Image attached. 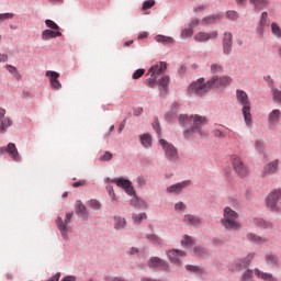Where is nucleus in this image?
Masks as SVG:
<instances>
[{"instance_id":"338daca9","label":"nucleus","mask_w":281,"mask_h":281,"mask_svg":"<svg viewBox=\"0 0 281 281\" xmlns=\"http://www.w3.org/2000/svg\"><path fill=\"white\" fill-rule=\"evenodd\" d=\"M8 60V55L0 53V63H5Z\"/></svg>"},{"instance_id":"0eeeda50","label":"nucleus","mask_w":281,"mask_h":281,"mask_svg":"<svg viewBox=\"0 0 281 281\" xmlns=\"http://www.w3.org/2000/svg\"><path fill=\"white\" fill-rule=\"evenodd\" d=\"M232 164H233L234 171L236 172V175H238V177H247L249 171L245 166V164H243V160L240 159V157H238L237 155H233Z\"/></svg>"},{"instance_id":"72a5a7b5","label":"nucleus","mask_w":281,"mask_h":281,"mask_svg":"<svg viewBox=\"0 0 281 281\" xmlns=\"http://www.w3.org/2000/svg\"><path fill=\"white\" fill-rule=\"evenodd\" d=\"M250 3L255 5L256 10H262L269 2L267 0H250Z\"/></svg>"},{"instance_id":"473e14b6","label":"nucleus","mask_w":281,"mask_h":281,"mask_svg":"<svg viewBox=\"0 0 281 281\" xmlns=\"http://www.w3.org/2000/svg\"><path fill=\"white\" fill-rule=\"evenodd\" d=\"M194 256H199L200 258H205L207 256V250L201 246H195L193 248Z\"/></svg>"},{"instance_id":"20e7f679","label":"nucleus","mask_w":281,"mask_h":281,"mask_svg":"<svg viewBox=\"0 0 281 281\" xmlns=\"http://www.w3.org/2000/svg\"><path fill=\"white\" fill-rule=\"evenodd\" d=\"M166 69H168V64H166V61H161L160 64L149 68L150 77L146 80L147 87L153 89L155 85H157V79L166 71Z\"/></svg>"},{"instance_id":"dca6fc26","label":"nucleus","mask_w":281,"mask_h":281,"mask_svg":"<svg viewBox=\"0 0 281 281\" xmlns=\"http://www.w3.org/2000/svg\"><path fill=\"white\" fill-rule=\"evenodd\" d=\"M3 153H8L14 161H19V150L16 149V145L14 143H10L8 147H0V155H3Z\"/></svg>"},{"instance_id":"c03bdc74","label":"nucleus","mask_w":281,"mask_h":281,"mask_svg":"<svg viewBox=\"0 0 281 281\" xmlns=\"http://www.w3.org/2000/svg\"><path fill=\"white\" fill-rule=\"evenodd\" d=\"M250 278H254V270L247 269L241 276V281H249Z\"/></svg>"},{"instance_id":"09e8293b","label":"nucleus","mask_w":281,"mask_h":281,"mask_svg":"<svg viewBox=\"0 0 281 281\" xmlns=\"http://www.w3.org/2000/svg\"><path fill=\"white\" fill-rule=\"evenodd\" d=\"M45 24L47 25V27H50V30H60V26H58V24H56V22L52 20H46Z\"/></svg>"},{"instance_id":"f3484780","label":"nucleus","mask_w":281,"mask_h":281,"mask_svg":"<svg viewBox=\"0 0 281 281\" xmlns=\"http://www.w3.org/2000/svg\"><path fill=\"white\" fill-rule=\"evenodd\" d=\"M148 267L150 269H164V270H166V269H168V263L159 257H151L149 262H148Z\"/></svg>"},{"instance_id":"c85d7f7f","label":"nucleus","mask_w":281,"mask_h":281,"mask_svg":"<svg viewBox=\"0 0 281 281\" xmlns=\"http://www.w3.org/2000/svg\"><path fill=\"white\" fill-rule=\"evenodd\" d=\"M140 144L144 148H150L153 146V137L149 134H143L140 136Z\"/></svg>"},{"instance_id":"5fc2aeb1","label":"nucleus","mask_w":281,"mask_h":281,"mask_svg":"<svg viewBox=\"0 0 281 281\" xmlns=\"http://www.w3.org/2000/svg\"><path fill=\"white\" fill-rule=\"evenodd\" d=\"M153 5H155V0H146L143 3V10H150V8H153Z\"/></svg>"},{"instance_id":"58836bf2","label":"nucleus","mask_w":281,"mask_h":281,"mask_svg":"<svg viewBox=\"0 0 281 281\" xmlns=\"http://www.w3.org/2000/svg\"><path fill=\"white\" fill-rule=\"evenodd\" d=\"M194 34V29L192 26H188L187 29L182 30L181 32V38H190Z\"/></svg>"},{"instance_id":"37998d69","label":"nucleus","mask_w":281,"mask_h":281,"mask_svg":"<svg viewBox=\"0 0 281 281\" xmlns=\"http://www.w3.org/2000/svg\"><path fill=\"white\" fill-rule=\"evenodd\" d=\"M88 205L92 209V210H100L102 207V204L100 203V201L98 200H90L88 202Z\"/></svg>"},{"instance_id":"2f4dec72","label":"nucleus","mask_w":281,"mask_h":281,"mask_svg":"<svg viewBox=\"0 0 281 281\" xmlns=\"http://www.w3.org/2000/svg\"><path fill=\"white\" fill-rule=\"evenodd\" d=\"M10 126H12V121L8 117H4L0 124V133H5Z\"/></svg>"},{"instance_id":"c9c22d12","label":"nucleus","mask_w":281,"mask_h":281,"mask_svg":"<svg viewBox=\"0 0 281 281\" xmlns=\"http://www.w3.org/2000/svg\"><path fill=\"white\" fill-rule=\"evenodd\" d=\"M271 32L273 36H276L277 38H281V27L278 23L273 22L271 24Z\"/></svg>"},{"instance_id":"de8ad7c7","label":"nucleus","mask_w":281,"mask_h":281,"mask_svg":"<svg viewBox=\"0 0 281 281\" xmlns=\"http://www.w3.org/2000/svg\"><path fill=\"white\" fill-rule=\"evenodd\" d=\"M187 271H191L192 273H201V268L198 266L188 265L186 266Z\"/></svg>"},{"instance_id":"052dcab7","label":"nucleus","mask_w":281,"mask_h":281,"mask_svg":"<svg viewBox=\"0 0 281 281\" xmlns=\"http://www.w3.org/2000/svg\"><path fill=\"white\" fill-rule=\"evenodd\" d=\"M175 210H186V204H183V202H178L175 205Z\"/></svg>"},{"instance_id":"ddd939ff","label":"nucleus","mask_w":281,"mask_h":281,"mask_svg":"<svg viewBox=\"0 0 281 281\" xmlns=\"http://www.w3.org/2000/svg\"><path fill=\"white\" fill-rule=\"evenodd\" d=\"M46 77L50 78V87L52 89H55V91H58V89L63 88V85L58 80L60 78V74L54 71V70H47L46 71Z\"/></svg>"},{"instance_id":"6e6552de","label":"nucleus","mask_w":281,"mask_h":281,"mask_svg":"<svg viewBox=\"0 0 281 281\" xmlns=\"http://www.w3.org/2000/svg\"><path fill=\"white\" fill-rule=\"evenodd\" d=\"M72 217H74V213H66L65 221H63V217H57V220H56L57 228L59 229V232L64 238H67V225H69V223H71Z\"/></svg>"},{"instance_id":"4d7b16f0","label":"nucleus","mask_w":281,"mask_h":281,"mask_svg":"<svg viewBox=\"0 0 281 281\" xmlns=\"http://www.w3.org/2000/svg\"><path fill=\"white\" fill-rule=\"evenodd\" d=\"M153 128L156 131L158 135H161V128L159 127V121H155L153 123Z\"/></svg>"},{"instance_id":"f8f14e48","label":"nucleus","mask_w":281,"mask_h":281,"mask_svg":"<svg viewBox=\"0 0 281 281\" xmlns=\"http://www.w3.org/2000/svg\"><path fill=\"white\" fill-rule=\"evenodd\" d=\"M211 83L213 85V89H220V87H229L232 85V77L222 76V77H213L211 78Z\"/></svg>"},{"instance_id":"1a4fd4ad","label":"nucleus","mask_w":281,"mask_h":281,"mask_svg":"<svg viewBox=\"0 0 281 281\" xmlns=\"http://www.w3.org/2000/svg\"><path fill=\"white\" fill-rule=\"evenodd\" d=\"M113 183H116L117 188H122L128 196H135V189L133 188V183L124 178H120L113 180Z\"/></svg>"},{"instance_id":"f704fd0d","label":"nucleus","mask_w":281,"mask_h":281,"mask_svg":"<svg viewBox=\"0 0 281 281\" xmlns=\"http://www.w3.org/2000/svg\"><path fill=\"white\" fill-rule=\"evenodd\" d=\"M114 221L115 229H124V226L126 225V220L124 217H115Z\"/></svg>"},{"instance_id":"aec40b11","label":"nucleus","mask_w":281,"mask_h":281,"mask_svg":"<svg viewBox=\"0 0 281 281\" xmlns=\"http://www.w3.org/2000/svg\"><path fill=\"white\" fill-rule=\"evenodd\" d=\"M76 212L79 216V218H82L83 221L89 218V211H87V206H85V204H82V201L78 200L76 202Z\"/></svg>"},{"instance_id":"412c9836","label":"nucleus","mask_w":281,"mask_h":281,"mask_svg":"<svg viewBox=\"0 0 281 281\" xmlns=\"http://www.w3.org/2000/svg\"><path fill=\"white\" fill-rule=\"evenodd\" d=\"M265 260L270 267H280V258L273 252L266 254Z\"/></svg>"},{"instance_id":"49530a36","label":"nucleus","mask_w":281,"mask_h":281,"mask_svg":"<svg viewBox=\"0 0 281 281\" xmlns=\"http://www.w3.org/2000/svg\"><path fill=\"white\" fill-rule=\"evenodd\" d=\"M273 100L281 104V91L278 89L272 90Z\"/></svg>"},{"instance_id":"a878e982","label":"nucleus","mask_w":281,"mask_h":281,"mask_svg":"<svg viewBox=\"0 0 281 281\" xmlns=\"http://www.w3.org/2000/svg\"><path fill=\"white\" fill-rule=\"evenodd\" d=\"M267 26H269V13H267V11H263L261 13V19L257 32H259V34H262V30H265V27Z\"/></svg>"},{"instance_id":"2eb2a0df","label":"nucleus","mask_w":281,"mask_h":281,"mask_svg":"<svg viewBox=\"0 0 281 281\" xmlns=\"http://www.w3.org/2000/svg\"><path fill=\"white\" fill-rule=\"evenodd\" d=\"M189 186H192V182L190 180L178 182V183L172 184L169 188H167V193L168 194H179L181 192V190H184V188H188Z\"/></svg>"},{"instance_id":"bb28decb","label":"nucleus","mask_w":281,"mask_h":281,"mask_svg":"<svg viewBox=\"0 0 281 281\" xmlns=\"http://www.w3.org/2000/svg\"><path fill=\"white\" fill-rule=\"evenodd\" d=\"M246 238L250 243H256V245H262V243H267V238L258 236V235H256L254 233H248Z\"/></svg>"},{"instance_id":"a211bd4d","label":"nucleus","mask_w":281,"mask_h":281,"mask_svg":"<svg viewBox=\"0 0 281 281\" xmlns=\"http://www.w3.org/2000/svg\"><path fill=\"white\" fill-rule=\"evenodd\" d=\"M237 102L243 106H251V102L249 101V95L244 90H236Z\"/></svg>"},{"instance_id":"c756f323","label":"nucleus","mask_w":281,"mask_h":281,"mask_svg":"<svg viewBox=\"0 0 281 281\" xmlns=\"http://www.w3.org/2000/svg\"><path fill=\"white\" fill-rule=\"evenodd\" d=\"M157 43H162V45H172L175 40L170 36L157 35L156 36Z\"/></svg>"},{"instance_id":"0e129e2a","label":"nucleus","mask_w":281,"mask_h":281,"mask_svg":"<svg viewBox=\"0 0 281 281\" xmlns=\"http://www.w3.org/2000/svg\"><path fill=\"white\" fill-rule=\"evenodd\" d=\"M7 69L10 71V74H15V71H16V67H14L12 65H7Z\"/></svg>"},{"instance_id":"3c124183","label":"nucleus","mask_w":281,"mask_h":281,"mask_svg":"<svg viewBox=\"0 0 281 281\" xmlns=\"http://www.w3.org/2000/svg\"><path fill=\"white\" fill-rule=\"evenodd\" d=\"M113 159V154L105 151L104 155L100 157L101 161H111Z\"/></svg>"},{"instance_id":"79ce46f5","label":"nucleus","mask_w":281,"mask_h":281,"mask_svg":"<svg viewBox=\"0 0 281 281\" xmlns=\"http://www.w3.org/2000/svg\"><path fill=\"white\" fill-rule=\"evenodd\" d=\"M147 240H150V243H154L155 245H161V238L155 234L147 235Z\"/></svg>"},{"instance_id":"864d4df0","label":"nucleus","mask_w":281,"mask_h":281,"mask_svg":"<svg viewBox=\"0 0 281 281\" xmlns=\"http://www.w3.org/2000/svg\"><path fill=\"white\" fill-rule=\"evenodd\" d=\"M146 218V213H139L133 215L134 223H142V220Z\"/></svg>"},{"instance_id":"13d9d810","label":"nucleus","mask_w":281,"mask_h":281,"mask_svg":"<svg viewBox=\"0 0 281 281\" xmlns=\"http://www.w3.org/2000/svg\"><path fill=\"white\" fill-rule=\"evenodd\" d=\"M87 181L79 180L78 182L72 183V188H82V186H86Z\"/></svg>"},{"instance_id":"39448f33","label":"nucleus","mask_w":281,"mask_h":281,"mask_svg":"<svg viewBox=\"0 0 281 281\" xmlns=\"http://www.w3.org/2000/svg\"><path fill=\"white\" fill-rule=\"evenodd\" d=\"M280 203H281V189H276L267 198V207H269L271 212H280Z\"/></svg>"},{"instance_id":"9b49d317","label":"nucleus","mask_w":281,"mask_h":281,"mask_svg":"<svg viewBox=\"0 0 281 281\" xmlns=\"http://www.w3.org/2000/svg\"><path fill=\"white\" fill-rule=\"evenodd\" d=\"M280 166V160L276 159L270 161L263 167L261 172V177H271V175H276L278 172Z\"/></svg>"},{"instance_id":"393cba45","label":"nucleus","mask_w":281,"mask_h":281,"mask_svg":"<svg viewBox=\"0 0 281 281\" xmlns=\"http://www.w3.org/2000/svg\"><path fill=\"white\" fill-rule=\"evenodd\" d=\"M58 36H63V33H60V31L45 30L42 32L43 41H49V38H58Z\"/></svg>"},{"instance_id":"b1692460","label":"nucleus","mask_w":281,"mask_h":281,"mask_svg":"<svg viewBox=\"0 0 281 281\" xmlns=\"http://www.w3.org/2000/svg\"><path fill=\"white\" fill-rule=\"evenodd\" d=\"M241 113L244 115L246 126H251L254 120L251 117V105L241 108Z\"/></svg>"},{"instance_id":"cd10ccee","label":"nucleus","mask_w":281,"mask_h":281,"mask_svg":"<svg viewBox=\"0 0 281 281\" xmlns=\"http://www.w3.org/2000/svg\"><path fill=\"white\" fill-rule=\"evenodd\" d=\"M255 223L260 229H271L273 227V224L271 222H267L262 218H256Z\"/></svg>"},{"instance_id":"f03ea898","label":"nucleus","mask_w":281,"mask_h":281,"mask_svg":"<svg viewBox=\"0 0 281 281\" xmlns=\"http://www.w3.org/2000/svg\"><path fill=\"white\" fill-rule=\"evenodd\" d=\"M221 223L225 229H233L234 232H238V229H240V223H238V213L232 210L229 206L224 209V215Z\"/></svg>"},{"instance_id":"69168bd1","label":"nucleus","mask_w":281,"mask_h":281,"mask_svg":"<svg viewBox=\"0 0 281 281\" xmlns=\"http://www.w3.org/2000/svg\"><path fill=\"white\" fill-rule=\"evenodd\" d=\"M144 38H148V33L143 32V33H140V34L138 35V41H142V40H144Z\"/></svg>"},{"instance_id":"bf43d9fd","label":"nucleus","mask_w":281,"mask_h":281,"mask_svg":"<svg viewBox=\"0 0 281 281\" xmlns=\"http://www.w3.org/2000/svg\"><path fill=\"white\" fill-rule=\"evenodd\" d=\"M130 205H132L133 207H137L139 205V199L133 198L130 202Z\"/></svg>"},{"instance_id":"9d476101","label":"nucleus","mask_w":281,"mask_h":281,"mask_svg":"<svg viewBox=\"0 0 281 281\" xmlns=\"http://www.w3.org/2000/svg\"><path fill=\"white\" fill-rule=\"evenodd\" d=\"M216 38H218L217 31H213L211 33L199 32L194 35V41H196V43H205L207 41H216Z\"/></svg>"},{"instance_id":"4c0bfd02","label":"nucleus","mask_w":281,"mask_h":281,"mask_svg":"<svg viewBox=\"0 0 281 281\" xmlns=\"http://www.w3.org/2000/svg\"><path fill=\"white\" fill-rule=\"evenodd\" d=\"M190 245H194V238L192 236L184 235L183 239L181 240V246L188 247Z\"/></svg>"},{"instance_id":"f257e3e1","label":"nucleus","mask_w":281,"mask_h":281,"mask_svg":"<svg viewBox=\"0 0 281 281\" xmlns=\"http://www.w3.org/2000/svg\"><path fill=\"white\" fill-rule=\"evenodd\" d=\"M179 122L182 126H192L184 131L186 139H190V137H205L207 132L203 131V126H205V116H201L199 114L189 116L188 114H181L179 116Z\"/></svg>"},{"instance_id":"4468645a","label":"nucleus","mask_w":281,"mask_h":281,"mask_svg":"<svg viewBox=\"0 0 281 281\" xmlns=\"http://www.w3.org/2000/svg\"><path fill=\"white\" fill-rule=\"evenodd\" d=\"M167 256L170 262H173V265H181V258L186 256V251L180 249H171L167 252Z\"/></svg>"},{"instance_id":"680f3d73","label":"nucleus","mask_w":281,"mask_h":281,"mask_svg":"<svg viewBox=\"0 0 281 281\" xmlns=\"http://www.w3.org/2000/svg\"><path fill=\"white\" fill-rule=\"evenodd\" d=\"M200 23H201V20L200 19H195V20L191 21L189 26L192 27V30H194V25H199Z\"/></svg>"},{"instance_id":"a18cd8bd","label":"nucleus","mask_w":281,"mask_h":281,"mask_svg":"<svg viewBox=\"0 0 281 281\" xmlns=\"http://www.w3.org/2000/svg\"><path fill=\"white\" fill-rule=\"evenodd\" d=\"M14 19V13H0V23Z\"/></svg>"},{"instance_id":"6ab92c4d","label":"nucleus","mask_w":281,"mask_h":281,"mask_svg":"<svg viewBox=\"0 0 281 281\" xmlns=\"http://www.w3.org/2000/svg\"><path fill=\"white\" fill-rule=\"evenodd\" d=\"M233 35L229 32L224 33L223 37V49L224 54H231L232 52Z\"/></svg>"},{"instance_id":"423d86ee","label":"nucleus","mask_w":281,"mask_h":281,"mask_svg":"<svg viewBox=\"0 0 281 281\" xmlns=\"http://www.w3.org/2000/svg\"><path fill=\"white\" fill-rule=\"evenodd\" d=\"M159 144L162 146V149L165 151V157H167L169 161H177V159H179V154L177 153V148H175L172 144L166 142V139H160Z\"/></svg>"},{"instance_id":"e2e57ef3","label":"nucleus","mask_w":281,"mask_h":281,"mask_svg":"<svg viewBox=\"0 0 281 281\" xmlns=\"http://www.w3.org/2000/svg\"><path fill=\"white\" fill-rule=\"evenodd\" d=\"M77 278L76 276H66L65 278L61 279V281H76Z\"/></svg>"},{"instance_id":"4be33fe9","label":"nucleus","mask_w":281,"mask_h":281,"mask_svg":"<svg viewBox=\"0 0 281 281\" xmlns=\"http://www.w3.org/2000/svg\"><path fill=\"white\" fill-rule=\"evenodd\" d=\"M254 273L257 276V278L263 281H278V279H276V277H273L271 273L260 271L258 268L254 270Z\"/></svg>"},{"instance_id":"774afa93","label":"nucleus","mask_w":281,"mask_h":281,"mask_svg":"<svg viewBox=\"0 0 281 281\" xmlns=\"http://www.w3.org/2000/svg\"><path fill=\"white\" fill-rule=\"evenodd\" d=\"M138 252H139V249H137L136 247H132V248L130 249L131 256H133V255H135V254H138Z\"/></svg>"},{"instance_id":"7c9ffc66","label":"nucleus","mask_w":281,"mask_h":281,"mask_svg":"<svg viewBox=\"0 0 281 281\" xmlns=\"http://www.w3.org/2000/svg\"><path fill=\"white\" fill-rule=\"evenodd\" d=\"M159 87H161L162 91L166 93L168 91V85H170V77L164 76L158 80Z\"/></svg>"},{"instance_id":"7ed1b4c3","label":"nucleus","mask_w":281,"mask_h":281,"mask_svg":"<svg viewBox=\"0 0 281 281\" xmlns=\"http://www.w3.org/2000/svg\"><path fill=\"white\" fill-rule=\"evenodd\" d=\"M212 89H214L212 79L205 82V78H199L189 86L188 91L195 95H205V93H209Z\"/></svg>"},{"instance_id":"6e6d98bb","label":"nucleus","mask_w":281,"mask_h":281,"mask_svg":"<svg viewBox=\"0 0 281 281\" xmlns=\"http://www.w3.org/2000/svg\"><path fill=\"white\" fill-rule=\"evenodd\" d=\"M255 148L259 150V153H262V149L265 148V145L260 140H256Z\"/></svg>"},{"instance_id":"ea45409f","label":"nucleus","mask_w":281,"mask_h":281,"mask_svg":"<svg viewBox=\"0 0 281 281\" xmlns=\"http://www.w3.org/2000/svg\"><path fill=\"white\" fill-rule=\"evenodd\" d=\"M214 21H216V16L214 15H207L204 19H202L201 21V25L205 26V25H210L212 23H214Z\"/></svg>"},{"instance_id":"5701e85b","label":"nucleus","mask_w":281,"mask_h":281,"mask_svg":"<svg viewBox=\"0 0 281 281\" xmlns=\"http://www.w3.org/2000/svg\"><path fill=\"white\" fill-rule=\"evenodd\" d=\"M281 120V111L276 109L272 110L268 115L269 124H272V126H276L278 122Z\"/></svg>"},{"instance_id":"e433bc0d","label":"nucleus","mask_w":281,"mask_h":281,"mask_svg":"<svg viewBox=\"0 0 281 281\" xmlns=\"http://www.w3.org/2000/svg\"><path fill=\"white\" fill-rule=\"evenodd\" d=\"M184 221L187 223H190V225H199V223H200L199 217L191 215V214L184 215Z\"/></svg>"},{"instance_id":"603ef678","label":"nucleus","mask_w":281,"mask_h":281,"mask_svg":"<svg viewBox=\"0 0 281 281\" xmlns=\"http://www.w3.org/2000/svg\"><path fill=\"white\" fill-rule=\"evenodd\" d=\"M145 70L144 69H137L133 75L132 78L134 80H139V78H142V76H144Z\"/></svg>"},{"instance_id":"8fccbe9b","label":"nucleus","mask_w":281,"mask_h":281,"mask_svg":"<svg viewBox=\"0 0 281 281\" xmlns=\"http://www.w3.org/2000/svg\"><path fill=\"white\" fill-rule=\"evenodd\" d=\"M226 16H227V19H231V21H236L238 19V12L227 11Z\"/></svg>"},{"instance_id":"a19ab883","label":"nucleus","mask_w":281,"mask_h":281,"mask_svg":"<svg viewBox=\"0 0 281 281\" xmlns=\"http://www.w3.org/2000/svg\"><path fill=\"white\" fill-rule=\"evenodd\" d=\"M211 74H223V66L221 64H212Z\"/></svg>"}]
</instances>
